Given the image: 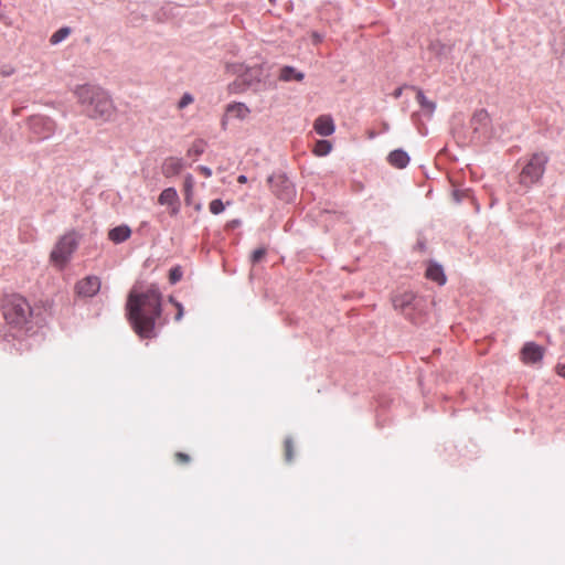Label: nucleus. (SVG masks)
Here are the masks:
<instances>
[{"instance_id": "obj_13", "label": "nucleus", "mask_w": 565, "mask_h": 565, "mask_svg": "<svg viewBox=\"0 0 565 565\" xmlns=\"http://www.w3.org/2000/svg\"><path fill=\"white\" fill-rule=\"evenodd\" d=\"M183 166L181 158L168 157L162 163L161 171L166 178H172L181 172Z\"/></svg>"}, {"instance_id": "obj_41", "label": "nucleus", "mask_w": 565, "mask_h": 565, "mask_svg": "<svg viewBox=\"0 0 565 565\" xmlns=\"http://www.w3.org/2000/svg\"><path fill=\"white\" fill-rule=\"evenodd\" d=\"M271 3H275L276 0H269Z\"/></svg>"}, {"instance_id": "obj_24", "label": "nucleus", "mask_w": 565, "mask_h": 565, "mask_svg": "<svg viewBox=\"0 0 565 565\" xmlns=\"http://www.w3.org/2000/svg\"><path fill=\"white\" fill-rule=\"evenodd\" d=\"M294 458V443L291 437L285 439V460L290 462Z\"/></svg>"}, {"instance_id": "obj_3", "label": "nucleus", "mask_w": 565, "mask_h": 565, "mask_svg": "<svg viewBox=\"0 0 565 565\" xmlns=\"http://www.w3.org/2000/svg\"><path fill=\"white\" fill-rule=\"evenodd\" d=\"M77 247L78 237L76 232H67L56 242L50 255L51 260L60 268H63L71 260Z\"/></svg>"}, {"instance_id": "obj_21", "label": "nucleus", "mask_w": 565, "mask_h": 565, "mask_svg": "<svg viewBox=\"0 0 565 565\" xmlns=\"http://www.w3.org/2000/svg\"><path fill=\"white\" fill-rule=\"evenodd\" d=\"M227 111L234 114L237 118H245L249 109L242 103L233 104L227 107Z\"/></svg>"}, {"instance_id": "obj_39", "label": "nucleus", "mask_w": 565, "mask_h": 565, "mask_svg": "<svg viewBox=\"0 0 565 565\" xmlns=\"http://www.w3.org/2000/svg\"><path fill=\"white\" fill-rule=\"evenodd\" d=\"M417 247L423 250V249H425L426 246H425L424 242H418Z\"/></svg>"}, {"instance_id": "obj_4", "label": "nucleus", "mask_w": 565, "mask_h": 565, "mask_svg": "<svg viewBox=\"0 0 565 565\" xmlns=\"http://www.w3.org/2000/svg\"><path fill=\"white\" fill-rule=\"evenodd\" d=\"M547 162L548 156L545 152L533 153L520 172V183L526 188L537 183L545 172Z\"/></svg>"}, {"instance_id": "obj_12", "label": "nucleus", "mask_w": 565, "mask_h": 565, "mask_svg": "<svg viewBox=\"0 0 565 565\" xmlns=\"http://www.w3.org/2000/svg\"><path fill=\"white\" fill-rule=\"evenodd\" d=\"M315 130L321 137H328L335 130V126L331 116L321 115L315 120Z\"/></svg>"}, {"instance_id": "obj_8", "label": "nucleus", "mask_w": 565, "mask_h": 565, "mask_svg": "<svg viewBox=\"0 0 565 565\" xmlns=\"http://www.w3.org/2000/svg\"><path fill=\"white\" fill-rule=\"evenodd\" d=\"M76 292L82 297H93L100 290V279L97 276H87L75 286Z\"/></svg>"}, {"instance_id": "obj_27", "label": "nucleus", "mask_w": 565, "mask_h": 565, "mask_svg": "<svg viewBox=\"0 0 565 565\" xmlns=\"http://www.w3.org/2000/svg\"><path fill=\"white\" fill-rule=\"evenodd\" d=\"M193 185H194V179H193L192 174H186L184 178V190H185L186 199H189L191 196Z\"/></svg>"}, {"instance_id": "obj_23", "label": "nucleus", "mask_w": 565, "mask_h": 565, "mask_svg": "<svg viewBox=\"0 0 565 565\" xmlns=\"http://www.w3.org/2000/svg\"><path fill=\"white\" fill-rule=\"evenodd\" d=\"M205 150V141L202 139H198L193 142V145L188 150V156L190 157H199Z\"/></svg>"}, {"instance_id": "obj_7", "label": "nucleus", "mask_w": 565, "mask_h": 565, "mask_svg": "<svg viewBox=\"0 0 565 565\" xmlns=\"http://www.w3.org/2000/svg\"><path fill=\"white\" fill-rule=\"evenodd\" d=\"M490 124V116L484 108L476 110L470 119V126L478 138L488 136Z\"/></svg>"}, {"instance_id": "obj_22", "label": "nucleus", "mask_w": 565, "mask_h": 565, "mask_svg": "<svg viewBox=\"0 0 565 565\" xmlns=\"http://www.w3.org/2000/svg\"><path fill=\"white\" fill-rule=\"evenodd\" d=\"M331 149H332L331 142L326 139H321L316 142L315 153L317 156H327L328 153H330Z\"/></svg>"}, {"instance_id": "obj_18", "label": "nucleus", "mask_w": 565, "mask_h": 565, "mask_svg": "<svg viewBox=\"0 0 565 565\" xmlns=\"http://www.w3.org/2000/svg\"><path fill=\"white\" fill-rule=\"evenodd\" d=\"M305 78V74L294 66L286 65L280 68L279 79L282 82H301Z\"/></svg>"}, {"instance_id": "obj_11", "label": "nucleus", "mask_w": 565, "mask_h": 565, "mask_svg": "<svg viewBox=\"0 0 565 565\" xmlns=\"http://www.w3.org/2000/svg\"><path fill=\"white\" fill-rule=\"evenodd\" d=\"M158 202L161 205L170 206L172 215H175L179 212L180 201H179L178 192H177V190L174 188H167V189H164L160 193V195L158 198Z\"/></svg>"}, {"instance_id": "obj_19", "label": "nucleus", "mask_w": 565, "mask_h": 565, "mask_svg": "<svg viewBox=\"0 0 565 565\" xmlns=\"http://www.w3.org/2000/svg\"><path fill=\"white\" fill-rule=\"evenodd\" d=\"M429 50L441 60L447 57V54L450 52L451 47L439 41H435L430 43Z\"/></svg>"}, {"instance_id": "obj_14", "label": "nucleus", "mask_w": 565, "mask_h": 565, "mask_svg": "<svg viewBox=\"0 0 565 565\" xmlns=\"http://www.w3.org/2000/svg\"><path fill=\"white\" fill-rule=\"evenodd\" d=\"M426 277L439 286L446 284V275L444 273V268L440 264L430 262L426 269Z\"/></svg>"}, {"instance_id": "obj_36", "label": "nucleus", "mask_w": 565, "mask_h": 565, "mask_svg": "<svg viewBox=\"0 0 565 565\" xmlns=\"http://www.w3.org/2000/svg\"><path fill=\"white\" fill-rule=\"evenodd\" d=\"M242 81L244 84H246L248 87L253 86V81L249 79L248 74H245L242 76Z\"/></svg>"}, {"instance_id": "obj_38", "label": "nucleus", "mask_w": 565, "mask_h": 565, "mask_svg": "<svg viewBox=\"0 0 565 565\" xmlns=\"http://www.w3.org/2000/svg\"><path fill=\"white\" fill-rule=\"evenodd\" d=\"M247 180H248V179H247V177H246L245 174H241V175H238V178H237V181H238L239 183H246V182H247Z\"/></svg>"}, {"instance_id": "obj_28", "label": "nucleus", "mask_w": 565, "mask_h": 565, "mask_svg": "<svg viewBox=\"0 0 565 565\" xmlns=\"http://www.w3.org/2000/svg\"><path fill=\"white\" fill-rule=\"evenodd\" d=\"M265 255H266V248L259 247L252 253L250 262L253 264H257L264 258Z\"/></svg>"}, {"instance_id": "obj_6", "label": "nucleus", "mask_w": 565, "mask_h": 565, "mask_svg": "<svg viewBox=\"0 0 565 565\" xmlns=\"http://www.w3.org/2000/svg\"><path fill=\"white\" fill-rule=\"evenodd\" d=\"M29 127L39 139L44 140L54 134L55 122L50 117L38 115L30 118Z\"/></svg>"}, {"instance_id": "obj_30", "label": "nucleus", "mask_w": 565, "mask_h": 565, "mask_svg": "<svg viewBox=\"0 0 565 565\" xmlns=\"http://www.w3.org/2000/svg\"><path fill=\"white\" fill-rule=\"evenodd\" d=\"M193 100L192 96L190 94H184L180 102H179V107L180 108H183L185 107L189 103H191Z\"/></svg>"}, {"instance_id": "obj_34", "label": "nucleus", "mask_w": 565, "mask_h": 565, "mask_svg": "<svg viewBox=\"0 0 565 565\" xmlns=\"http://www.w3.org/2000/svg\"><path fill=\"white\" fill-rule=\"evenodd\" d=\"M556 372L559 376L565 377V363L564 364H557Z\"/></svg>"}, {"instance_id": "obj_35", "label": "nucleus", "mask_w": 565, "mask_h": 565, "mask_svg": "<svg viewBox=\"0 0 565 565\" xmlns=\"http://www.w3.org/2000/svg\"><path fill=\"white\" fill-rule=\"evenodd\" d=\"M1 74L3 76H10L11 74H13V68L9 67V66H4L2 70H1Z\"/></svg>"}, {"instance_id": "obj_26", "label": "nucleus", "mask_w": 565, "mask_h": 565, "mask_svg": "<svg viewBox=\"0 0 565 565\" xmlns=\"http://www.w3.org/2000/svg\"><path fill=\"white\" fill-rule=\"evenodd\" d=\"M183 271L180 266L172 267L169 273V280L171 284H177L181 280Z\"/></svg>"}, {"instance_id": "obj_2", "label": "nucleus", "mask_w": 565, "mask_h": 565, "mask_svg": "<svg viewBox=\"0 0 565 565\" xmlns=\"http://www.w3.org/2000/svg\"><path fill=\"white\" fill-rule=\"evenodd\" d=\"M75 95L89 118L104 121L110 119L115 107L110 96L102 87L89 84L79 85L75 89Z\"/></svg>"}, {"instance_id": "obj_5", "label": "nucleus", "mask_w": 565, "mask_h": 565, "mask_svg": "<svg viewBox=\"0 0 565 565\" xmlns=\"http://www.w3.org/2000/svg\"><path fill=\"white\" fill-rule=\"evenodd\" d=\"M268 183L273 193L281 201L290 202L296 195L294 183L284 173L269 175Z\"/></svg>"}, {"instance_id": "obj_17", "label": "nucleus", "mask_w": 565, "mask_h": 565, "mask_svg": "<svg viewBox=\"0 0 565 565\" xmlns=\"http://www.w3.org/2000/svg\"><path fill=\"white\" fill-rule=\"evenodd\" d=\"M414 90H416V99L422 108L423 111H425L429 117L433 116V114L436 110V103L433 100H429L423 89L412 86Z\"/></svg>"}, {"instance_id": "obj_15", "label": "nucleus", "mask_w": 565, "mask_h": 565, "mask_svg": "<svg viewBox=\"0 0 565 565\" xmlns=\"http://www.w3.org/2000/svg\"><path fill=\"white\" fill-rule=\"evenodd\" d=\"M409 156L403 149H395L390 152L387 161L397 169H404L409 163Z\"/></svg>"}, {"instance_id": "obj_29", "label": "nucleus", "mask_w": 565, "mask_h": 565, "mask_svg": "<svg viewBox=\"0 0 565 565\" xmlns=\"http://www.w3.org/2000/svg\"><path fill=\"white\" fill-rule=\"evenodd\" d=\"M177 313L174 316L175 321H180L183 318L184 309L181 302H175Z\"/></svg>"}, {"instance_id": "obj_25", "label": "nucleus", "mask_w": 565, "mask_h": 565, "mask_svg": "<svg viewBox=\"0 0 565 565\" xmlns=\"http://www.w3.org/2000/svg\"><path fill=\"white\" fill-rule=\"evenodd\" d=\"M224 209H225V205L221 199L212 200L210 203V212L212 214L217 215V214L222 213L224 211Z\"/></svg>"}, {"instance_id": "obj_37", "label": "nucleus", "mask_w": 565, "mask_h": 565, "mask_svg": "<svg viewBox=\"0 0 565 565\" xmlns=\"http://www.w3.org/2000/svg\"><path fill=\"white\" fill-rule=\"evenodd\" d=\"M403 94V87H397L394 92H393V97L394 98H399Z\"/></svg>"}, {"instance_id": "obj_9", "label": "nucleus", "mask_w": 565, "mask_h": 565, "mask_svg": "<svg viewBox=\"0 0 565 565\" xmlns=\"http://www.w3.org/2000/svg\"><path fill=\"white\" fill-rule=\"evenodd\" d=\"M544 356V348L535 342H526L521 350V359L525 364L541 362Z\"/></svg>"}, {"instance_id": "obj_1", "label": "nucleus", "mask_w": 565, "mask_h": 565, "mask_svg": "<svg viewBox=\"0 0 565 565\" xmlns=\"http://www.w3.org/2000/svg\"><path fill=\"white\" fill-rule=\"evenodd\" d=\"M127 317L134 331L141 339L157 337L156 321L162 315V295L157 285L143 291L132 289L126 303Z\"/></svg>"}, {"instance_id": "obj_20", "label": "nucleus", "mask_w": 565, "mask_h": 565, "mask_svg": "<svg viewBox=\"0 0 565 565\" xmlns=\"http://www.w3.org/2000/svg\"><path fill=\"white\" fill-rule=\"evenodd\" d=\"M70 34H71V28L70 26L60 28L57 31H55L51 35L50 43L52 45H56V44L61 43L62 41H64Z\"/></svg>"}, {"instance_id": "obj_40", "label": "nucleus", "mask_w": 565, "mask_h": 565, "mask_svg": "<svg viewBox=\"0 0 565 565\" xmlns=\"http://www.w3.org/2000/svg\"><path fill=\"white\" fill-rule=\"evenodd\" d=\"M169 302H171L175 307V302H179V301L175 300L174 297L170 296L169 297Z\"/></svg>"}, {"instance_id": "obj_10", "label": "nucleus", "mask_w": 565, "mask_h": 565, "mask_svg": "<svg viewBox=\"0 0 565 565\" xmlns=\"http://www.w3.org/2000/svg\"><path fill=\"white\" fill-rule=\"evenodd\" d=\"M393 307L401 312L408 315V312L417 306V297L412 291H406L393 298Z\"/></svg>"}, {"instance_id": "obj_31", "label": "nucleus", "mask_w": 565, "mask_h": 565, "mask_svg": "<svg viewBox=\"0 0 565 565\" xmlns=\"http://www.w3.org/2000/svg\"><path fill=\"white\" fill-rule=\"evenodd\" d=\"M175 458L179 462L188 463L190 461V456L184 452H177Z\"/></svg>"}, {"instance_id": "obj_32", "label": "nucleus", "mask_w": 565, "mask_h": 565, "mask_svg": "<svg viewBox=\"0 0 565 565\" xmlns=\"http://www.w3.org/2000/svg\"><path fill=\"white\" fill-rule=\"evenodd\" d=\"M199 170L206 178H210L212 175V170L206 166H200Z\"/></svg>"}, {"instance_id": "obj_16", "label": "nucleus", "mask_w": 565, "mask_h": 565, "mask_svg": "<svg viewBox=\"0 0 565 565\" xmlns=\"http://www.w3.org/2000/svg\"><path fill=\"white\" fill-rule=\"evenodd\" d=\"M131 235V230L128 225H118L111 228L108 233V238L115 244H120L127 241Z\"/></svg>"}, {"instance_id": "obj_33", "label": "nucleus", "mask_w": 565, "mask_h": 565, "mask_svg": "<svg viewBox=\"0 0 565 565\" xmlns=\"http://www.w3.org/2000/svg\"><path fill=\"white\" fill-rule=\"evenodd\" d=\"M239 225H241V220H238V218H234V220L230 221V222L226 224V227H227L228 230H234V228L238 227Z\"/></svg>"}]
</instances>
